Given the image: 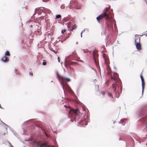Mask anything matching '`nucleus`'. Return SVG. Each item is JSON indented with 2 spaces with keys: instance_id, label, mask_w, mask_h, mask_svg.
Listing matches in <instances>:
<instances>
[{
  "instance_id": "6ab92c4d",
  "label": "nucleus",
  "mask_w": 147,
  "mask_h": 147,
  "mask_svg": "<svg viewBox=\"0 0 147 147\" xmlns=\"http://www.w3.org/2000/svg\"><path fill=\"white\" fill-rule=\"evenodd\" d=\"M107 69L108 70V71L109 73H110L111 72V68L110 67L109 65H107Z\"/></svg>"
},
{
  "instance_id": "58836bf2",
  "label": "nucleus",
  "mask_w": 147,
  "mask_h": 147,
  "mask_svg": "<svg viewBox=\"0 0 147 147\" xmlns=\"http://www.w3.org/2000/svg\"><path fill=\"white\" fill-rule=\"evenodd\" d=\"M52 147H55L54 146H52Z\"/></svg>"
},
{
  "instance_id": "1a4fd4ad",
  "label": "nucleus",
  "mask_w": 147,
  "mask_h": 147,
  "mask_svg": "<svg viewBox=\"0 0 147 147\" xmlns=\"http://www.w3.org/2000/svg\"><path fill=\"white\" fill-rule=\"evenodd\" d=\"M44 10V8L43 7H38L35 9V13H37L38 14L41 13Z\"/></svg>"
},
{
  "instance_id": "bb28decb",
  "label": "nucleus",
  "mask_w": 147,
  "mask_h": 147,
  "mask_svg": "<svg viewBox=\"0 0 147 147\" xmlns=\"http://www.w3.org/2000/svg\"><path fill=\"white\" fill-rule=\"evenodd\" d=\"M66 30L65 29L63 30H61V33L63 34L64 32H66Z\"/></svg>"
},
{
  "instance_id": "f257e3e1",
  "label": "nucleus",
  "mask_w": 147,
  "mask_h": 147,
  "mask_svg": "<svg viewBox=\"0 0 147 147\" xmlns=\"http://www.w3.org/2000/svg\"><path fill=\"white\" fill-rule=\"evenodd\" d=\"M110 9V5L109 7L104 9L103 10V13L99 15L96 18V19L98 22L100 23V21L104 18H105L106 20H110L113 17V15L109 12H108L109 10Z\"/></svg>"
},
{
  "instance_id": "393cba45",
  "label": "nucleus",
  "mask_w": 147,
  "mask_h": 147,
  "mask_svg": "<svg viewBox=\"0 0 147 147\" xmlns=\"http://www.w3.org/2000/svg\"><path fill=\"white\" fill-rule=\"evenodd\" d=\"M140 78H141V81H144V78H143V77L142 76V75L141 74V75H140Z\"/></svg>"
},
{
  "instance_id": "c756f323",
  "label": "nucleus",
  "mask_w": 147,
  "mask_h": 147,
  "mask_svg": "<svg viewBox=\"0 0 147 147\" xmlns=\"http://www.w3.org/2000/svg\"><path fill=\"white\" fill-rule=\"evenodd\" d=\"M61 8L63 9L64 8V6L63 5H61Z\"/></svg>"
},
{
  "instance_id": "20e7f679",
  "label": "nucleus",
  "mask_w": 147,
  "mask_h": 147,
  "mask_svg": "<svg viewBox=\"0 0 147 147\" xmlns=\"http://www.w3.org/2000/svg\"><path fill=\"white\" fill-rule=\"evenodd\" d=\"M69 7L70 9L75 8L77 9H80L81 8V6L77 1L72 0L70 2Z\"/></svg>"
},
{
  "instance_id": "a211bd4d",
  "label": "nucleus",
  "mask_w": 147,
  "mask_h": 147,
  "mask_svg": "<svg viewBox=\"0 0 147 147\" xmlns=\"http://www.w3.org/2000/svg\"><path fill=\"white\" fill-rule=\"evenodd\" d=\"M72 26V29H69L70 30L72 31L73 30L75 29L76 28V24L74 23V24H73V26Z\"/></svg>"
},
{
  "instance_id": "aec40b11",
  "label": "nucleus",
  "mask_w": 147,
  "mask_h": 147,
  "mask_svg": "<svg viewBox=\"0 0 147 147\" xmlns=\"http://www.w3.org/2000/svg\"><path fill=\"white\" fill-rule=\"evenodd\" d=\"M142 90H144V88L145 83L144 82V81H142Z\"/></svg>"
},
{
  "instance_id": "ea45409f",
  "label": "nucleus",
  "mask_w": 147,
  "mask_h": 147,
  "mask_svg": "<svg viewBox=\"0 0 147 147\" xmlns=\"http://www.w3.org/2000/svg\"><path fill=\"white\" fill-rule=\"evenodd\" d=\"M146 145H147V143L146 144Z\"/></svg>"
},
{
  "instance_id": "6e6552de",
  "label": "nucleus",
  "mask_w": 147,
  "mask_h": 147,
  "mask_svg": "<svg viewBox=\"0 0 147 147\" xmlns=\"http://www.w3.org/2000/svg\"><path fill=\"white\" fill-rule=\"evenodd\" d=\"M40 26L39 24L38 23L36 25L35 28L37 29V30H35V34H38L40 35L41 34V32L40 28L41 27H40Z\"/></svg>"
},
{
  "instance_id": "72a5a7b5",
  "label": "nucleus",
  "mask_w": 147,
  "mask_h": 147,
  "mask_svg": "<svg viewBox=\"0 0 147 147\" xmlns=\"http://www.w3.org/2000/svg\"><path fill=\"white\" fill-rule=\"evenodd\" d=\"M70 35V34L69 33L68 34V36H67V38L69 37V36Z\"/></svg>"
},
{
  "instance_id": "7c9ffc66",
  "label": "nucleus",
  "mask_w": 147,
  "mask_h": 147,
  "mask_svg": "<svg viewBox=\"0 0 147 147\" xmlns=\"http://www.w3.org/2000/svg\"><path fill=\"white\" fill-rule=\"evenodd\" d=\"M29 74L30 75H31L32 76H33V73L31 72H30L29 73Z\"/></svg>"
},
{
  "instance_id": "f8f14e48",
  "label": "nucleus",
  "mask_w": 147,
  "mask_h": 147,
  "mask_svg": "<svg viewBox=\"0 0 147 147\" xmlns=\"http://www.w3.org/2000/svg\"><path fill=\"white\" fill-rule=\"evenodd\" d=\"M109 20H107V21L105 22V23L107 25V27L108 29L109 30H111L113 28V26L112 24L110 23Z\"/></svg>"
},
{
  "instance_id": "5701e85b",
  "label": "nucleus",
  "mask_w": 147,
  "mask_h": 147,
  "mask_svg": "<svg viewBox=\"0 0 147 147\" xmlns=\"http://www.w3.org/2000/svg\"><path fill=\"white\" fill-rule=\"evenodd\" d=\"M107 95L111 97L112 98H113L112 95L111 93H108Z\"/></svg>"
},
{
  "instance_id": "dca6fc26",
  "label": "nucleus",
  "mask_w": 147,
  "mask_h": 147,
  "mask_svg": "<svg viewBox=\"0 0 147 147\" xmlns=\"http://www.w3.org/2000/svg\"><path fill=\"white\" fill-rule=\"evenodd\" d=\"M70 19V18L69 17H66L64 18L63 20V22H66L69 20Z\"/></svg>"
},
{
  "instance_id": "4c0bfd02",
  "label": "nucleus",
  "mask_w": 147,
  "mask_h": 147,
  "mask_svg": "<svg viewBox=\"0 0 147 147\" xmlns=\"http://www.w3.org/2000/svg\"><path fill=\"white\" fill-rule=\"evenodd\" d=\"M54 52H55V51L54 50L53 51Z\"/></svg>"
},
{
  "instance_id": "9b49d317",
  "label": "nucleus",
  "mask_w": 147,
  "mask_h": 147,
  "mask_svg": "<svg viewBox=\"0 0 147 147\" xmlns=\"http://www.w3.org/2000/svg\"><path fill=\"white\" fill-rule=\"evenodd\" d=\"M57 76L59 80H61L62 81H63L64 80H66L68 82L70 81L71 80L68 78H65L62 76H59L58 73H57Z\"/></svg>"
},
{
  "instance_id": "423d86ee",
  "label": "nucleus",
  "mask_w": 147,
  "mask_h": 147,
  "mask_svg": "<svg viewBox=\"0 0 147 147\" xmlns=\"http://www.w3.org/2000/svg\"><path fill=\"white\" fill-rule=\"evenodd\" d=\"M140 37L139 36H136L135 40V45L137 49L139 50L142 49L141 46L140 44Z\"/></svg>"
},
{
  "instance_id": "f3484780",
  "label": "nucleus",
  "mask_w": 147,
  "mask_h": 147,
  "mask_svg": "<svg viewBox=\"0 0 147 147\" xmlns=\"http://www.w3.org/2000/svg\"><path fill=\"white\" fill-rule=\"evenodd\" d=\"M147 120V118L146 117H144L142 118L140 121L142 122V123H144V122L146 121Z\"/></svg>"
},
{
  "instance_id": "2eb2a0df",
  "label": "nucleus",
  "mask_w": 147,
  "mask_h": 147,
  "mask_svg": "<svg viewBox=\"0 0 147 147\" xmlns=\"http://www.w3.org/2000/svg\"><path fill=\"white\" fill-rule=\"evenodd\" d=\"M63 89L65 88L67 90H69L70 89L69 86L67 84H66L64 86L63 85Z\"/></svg>"
},
{
  "instance_id": "0eeeda50",
  "label": "nucleus",
  "mask_w": 147,
  "mask_h": 147,
  "mask_svg": "<svg viewBox=\"0 0 147 147\" xmlns=\"http://www.w3.org/2000/svg\"><path fill=\"white\" fill-rule=\"evenodd\" d=\"M98 57V55L97 51L96 50H94L93 52V57L95 64L97 68H98V67L99 68L100 67L98 63V62L97 63V59Z\"/></svg>"
},
{
  "instance_id": "9d476101",
  "label": "nucleus",
  "mask_w": 147,
  "mask_h": 147,
  "mask_svg": "<svg viewBox=\"0 0 147 147\" xmlns=\"http://www.w3.org/2000/svg\"><path fill=\"white\" fill-rule=\"evenodd\" d=\"M103 57L105 60V63L107 65H109V58L105 54H103Z\"/></svg>"
},
{
  "instance_id": "cd10ccee",
  "label": "nucleus",
  "mask_w": 147,
  "mask_h": 147,
  "mask_svg": "<svg viewBox=\"0 0 147 147\" xmlns=\"http://www.w3.org/2000/svg\"><path fill=\"white\" fill-rule=\"evenodd\" d=\"M83 51L84 53H88L89 51L87 50H84Z\"/></svg>"
},
{
  "instance_id": "f704fd0d",
  "label": "nucleus",
  "mask_w": 147,
  "mask_h": 147,
  "mask_svg": "<svg viewBox=\"0 0 147 147\" xmlns=\"http://www.w3.org/2000/svg\"><path fill=\"white\" fill-rule=\"evenodd\" d=\"M64 107H66V108H67V106H66V105H64Z\"/></svg>"
},
{
  "instance_id": "4468645a",
  "label": "nucleus",
  "mask_w": 147,
  "mask_h": 147,
  "mask_svg": "<svg viewBox=\"0 0 147 147\" xmlns=\"http://www.w3.org/2000/svg\"><path fill=\"white\" fill-rule=\"evenodd\" d=\"M2 61L5 62H7L9 61V59H7V57H4L2 59Z\"/></svg>"
},
{
  "instance_id": "4be33fe9",
  "label": "nucleus",
  "mask_w": 147,
  "mask_h": 147,
  "mask_svg": "<svg viewBox=\"0 0 147 147\" xmlns=\"http://www.w3.org/2000/svg\"><path fill=\"white\" fill-rule=\"evenodd\" d=\"M56 17L57 19L61 17V16L60 15H57L56 16Z\"/></svg>"
},
{
  "instance_id": "f03ea898",
  "label": "nucleus",
  "mask_w": 147,
  "mask_h": 147,
  "mask_svg": "<svg viewBox=\"0 0 147 147\" xmlns=\"http://www.w3.org/2000/svg\"><path fill=\"white\" fill-rule=\"evenodd\" d=\"M68 114L69 116L74 118L75 121L78 120L79 118V116L82 115L81 113L78 109H71L69 112Z\"/></svg>"
},
{
  "instance_id": "7ed1b4c3",
  "label": "nucleus",
  "mask_w": 147,
  "mask_h": 147,
  "mask_svg": "<svg viewBox=\"0 0 147 147\" xmlns=\"http://www.w3.org/2000/svg\"><path fill=\"white\" fill-rule=\"evenodd\" d=\"M118 75L117 74H114L113 76L111 77V79L112 81H115V82L113 83L112 85V87L113 89V91L114 92H115L117 90V86L119 88L117 85V83L118 82Z\"/></svg>"
},
{
  "instance_id": "39448f33",
  "label": "nucleus",
  "mask_w": 147,
  "mask_h": 147,
  "mask_svg": "<svg viewBox=\"0 0 147 147\" xmlns=\"http://www.w3.org/2000/svg\"><path fill=\"white\" fill-rule=\"evenodd\" d=\"M42 142L41 141L35 140L34 142V146L36 147H48L47 146L48 144L47 142H46L42 144Z\"/></svg>"
},
{
  "instance_id": "412c9836",
  "label": "nucleus",
  "mask_w": 147,
  "mask_h": 147,
  "mask_svg": "<svg viewBox=\"0 0 147 147\" xmlns=\"http://www.w3.org/2000/svg\"><path fill=\"white\" fill-rule=\"evenodd\" d=\"M10 55V53L8 51H6L5 53V55L6 56H9Z\"/></svg>"
},
{
  "instance_id": "a878e982",
  "label": "nucleus",
  "mask_w": 147,
  "mask_h": 147,
  "mask_svg": "<svg viewBox=\"0 0 147 147\" xmlns=\"http://www.w3.org/2000/svg\"><path fill=\"white\" fill-rule=\"evenodd\" d=\"M15 72L17 74H18L19 73V72H18L16 69H15Z\"/></svg>"
},
{
  "instance_id": "b1692460",
  "label": "nucleus",
  "mask_w": 147,
  "mask_h": 147,
  "mask_svg": "<svg viewBox=\"0 0 147 147\" xmlns=\"http://www.w3.org/2000/svg\"><path fill=\"white\" fill-rule=\"evenodd\" d=\"M140 78H141V81H144V78H143V77L142 76V75L141 74V75H140Z\"/></svg>"
},
{
  "instance_id": "473e14b6",
  "label": "nucleus",
  "mask_w": 147,
  "mask_h": 147,
  "mask_svg": "<svg viewBox=\"0 0 147 147\" xmlns=\"http://www.w3.org/2000/svg\"><path fill=\"white\" fill-rule=\"evenodd\" d=\"M58 60L59 62H60V61H59V57H58Z\"/></svg>"
},
{
  "instance_id": "ddd939ff",
  "label": "nucleus",
  "mask_w": 147,
  "mask_h": 147,
  "mask_svg": "<svg viewBox=\"0 0 147 147\" xmlns=\"http://www.w3.org/2000/svg\"><path fill=\"white\" fill-rule=\"evenodd\" d=\"M74 24V22L72 21H71L70 22L68 23L67 24V26L68 28H70L72 26H73V24Z\"/></svg>"
},
{
  "instance_id": "2f4dec72",
  "label": "nucleus",
  "mask_w": 147,
  "mask_h": 147,
  "mask_svg": "<svg viewBox=\"0 0 147 147\" xmlns=\"http://www.w3.org/2000/svg\"><path fill=\"white\" fill-rule=\"evenodd\" d=\"M101 93H102V95H104L105 94V93L104 92H102Z\"/></svg>"
},
{
  "instance_id": "c85d7f7f",
  "label": "nucleus",
  "mask_w": 147,
  "mask_h": 147,
  "mask_svg": "<svg viewBox=\"0 0 147 147\" xmlns=\"http://www.w3.org/2000/svg\"><path fill=\"white\" fill-rule=\"evenodd\" d=\"M47 63L45 61H44L42 63V65H46Z\"/></svg>"
},
{
  "instance_id": "c9c22d12",
  "label": "nucleus",
  "mask_w": 147,
  "mask_h": 147,
  "mask_svg": "<svg viewBox=\"0 0 147 147\" xmlns=\"http://www.w3.org/2000/svg\"><path fill=\"white\" fill-rule=\"evenodd\" d=\"M82 32H81V37H82Z\"/></svg>"
},
{
  "instance_id": "e433bc0d",
  "label": "nucleus",
  "mask_w": 147,
  "mask_h": 147,
  "mask_svg": "<svg viewBox=\"0 0 147 147\" xmlns=\"http://www.w3.org/2000/svg\"><path fill=\"white\" fill-rule=\"evenodd\" d=\"M119 97V95H118L117 96H116L117 98Z\"/></svg>"
}]
</instances>
